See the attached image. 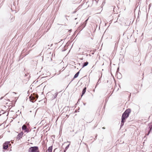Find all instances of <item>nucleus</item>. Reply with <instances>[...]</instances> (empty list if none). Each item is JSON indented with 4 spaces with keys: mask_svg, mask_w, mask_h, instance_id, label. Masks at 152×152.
I'll use <instances>...</instances> for the list:
<instances>
[{
    "mask_svg": "<svg viewBox=\"0 0 152 152\" xmlns=\"http://www.w3.org/2000/svg\"><path fill=\"white\" fill-rule=\"evenodd\" d=\"M131 111L129 109H127L123 114L121 118V126L124 125V123L126 121V119L129 116Z\"/></svg>",
    "mask_w": 152,
    "mask_h": 152,
    "instance_id": "f257e3e1",
    "label": "nucleus"
},
{
    "mask_svg": "<svg viewBox=\"0 0 152 152\" xmlns=\"http://www.w3.org/2000/svg\"><path fill=\"white\" fill-rule=\"evenodd\" d=\"M28 152H40V151L38 147L34 146L30 148Z\"/></svg>",
    "mask_w": 152,
    "mask_h": 152,
    "instance_id": "f03ea898",
    "label": "nucleus"
},
{
    "mask_svg": "<svg viewBox=\"0 0 152 152\" xmlns=\"http://www.w3.org/2000/svg\"><path fill=\"white\" fill-rule=\"evenodd\" d=\"M38 96L36 94H31L29 98L31 101L33 102H35L36 99L38 98Z\"/></svg>",
    "mask_w": 152,
    "mask_h": 152,
    "instance_id": "7ed1b4c3",
    "label": "nucleus"
},
{
    "mask_svg": "<svg viewBox=\"0 0 152 152\" xmlns=\"http://www.w3.org/2000/svg\"><path fill=\"white\" fill-rule=\"evenodd\" d=\"M11 145V144L10 142H5L3 144V148L4 149H7L9 146Z\"/></svg>",
    "mask_w": 152,
    "mask_h": 152,
    "instance_id": "20e7f679",
    "label": "nucleus"
},
{
    "mask_svg": "<svg viewBox=\"0 0 152 152\" xmlns=\"http://www.w3.org/2000/svg\"><path fill=\"white\" fill-rule=\"evenodd\" d=\"M22 129L25 132L28 133L29 132L28 129L26 125H23L22 126Z\"/></svg>",
    "mask_w": 152,
    "mask_h": 152,
    "instance_id": "39448f33",
    "label": "nucleus"
},
{
    "mask_svg": "<svg viewBox=\"0 0 152 152\" xmlns=\"http://www.w3.org/2000/svg\"><path fill=\"white\" fill-rule=\"evenodd\" d=\"M24 134L23 132H22L20 133L19 134L17 137V139L18 140H20L22 138Z\"/></svg>",
    "mask_w": 152,
    "mask_h": 152,
    "instance_id": "423d86ee",
    "label": "nucleus"
},
{
    "mask_svg": "<svg viewBox=\"0 0 152 152\" xmlns=\"http://www.w3.org/2000/svg\"><path fill=\"white\" fill-rule=\"evenodd\" d=\"M52 146L49 147L47 151V152H52Z\"/></svg>",
    "mask_w": 152,
    "mask_h": 152,
    "instance_id": "0eeeda50",
    "label": "nucleus"
},
{
    "mask_svg": "<svg viewBox=\"0 0 152 152\" xmlns=\"http://www.w3.org/2000/svg\"><path fill=\"white\" fill-rule=\"evenodd\" d=\"M152 124L151 125L150 124L149 126V127L148 128V129H149V131H148V133L147 134V135H148V134H149L150 132L151 131V129H152Z\"/></svg>",
    "mask_w": 152,
    "mask_h": 152,
    "instance_id": "6e6552de",
    "label": "nucleus"
},
{
    "mask_svg": "<svg viewBox=\"0 0 152 152\" xmlns=\"http://www.w3.org/2000/svg\"><path fill=\"white\" fill-rule=\"evenodd\" d=\"M86 87H85V88H84V89L83 90L82 96L83 95H84L85 94V92H86Z\"/></svg>",
    "mask_w": 152,
    "mask_h": 152,
    "instance_id": "1a4fd4ad",
    "label": "nucleus"
},
{
    "mask_svg": "<svg viewBox=\"0 0 152 152\" xmlns=\"http://www.w3.org/2000/svg\"><path fill=\"white\" fill-rule=\"evenodd\" d=\"M79 71L77 73H76L75 75L74 76V77L73 79H75V78L77 77L79 75Z\"/></svg>",
    "mask_w": 152,
    "mask_h": 152,
    "instance_id": "9d476101",
    "label": "nucleus"
},
{
    "mask_svg": "<svg viewBox=\"0 0 152 152\" xmlns=\"http://www.w3.org/2000/svg\"><path fill=\"white\" fill-rule=\"evenodd\" d=\"M88 62H85L83 65V67H84L86 66L87 65H88Z\"/></svg>",
    "mask_w": 152,
    "mask_h": 152,
    "instance_id": "9b49d317",
    "label": "nucleus"
},
{
    "mask_svg": "<svg viewBox=\"0 0 152 152\" xmlns=\"http://www.w3.org/2000/svg\"><path fill=\"white\" fill-rule=\"evenodd\" d=\"M69 145H70L69 144L68 145H67L66 147V148H65V150L64 151V152H65L66 151V150L68 149V148H69Z\"/></svg>",
    "mask_w": 152,
    "mask_h": 152,
    "instance_id": "f8f14e48",
    "label": "nucleus"
},
{
    "mask_svg": "<svg viewBox=\"0 0 152 152\" xmlns=\"http://www.w3.org/2000/svg\"><path fill=\"white\" fill-rule=\"evenodd\" d=\"M88 18L86 20V21L85 22V24L84 25H83V24L82 25V26H84V27L86 26V24L87 23V20H88Z\"/></svg>",
    "mask_w": 152,
    "mask_h": 152,
    "instance_id": "ddd939ff",
    "label": "nucleus"
},
{
    "mask_svg": "<svg viewBox=\"0 0 152 152\" xmlns=\"http://www.w3.org/2000/svg\"><path fill=\"white\" fill-rule=\"evenodd\" d=\"M88 18L86 20V21L85 22V24L84 25H83V24L82 25V26H84V27L86 26V24L87 23V20H88Z\"/></svg>",
    "mask_w": 152,
    "mask_h": 152,
    "instance_id": "4468645a",
    "label": "nucleus"
},
{
    "mask_svg": "<svg viewBox=\"0 0 152 152\" xmlns=\"http://www.w3.org/2000/svg\"><path fill=\"white\" fill-rule=\"evenodd\" d=\"M2 98H3V97H1V99Z\"/></svg>",
    "mask_w": 152,
    "mask_h": 152,
    "instance_id": "2eb2a0df",
    "label": "nucleus"
},
{
    "mask_svg": "<svg viewBox=\"0 0 152 152\" xmlns=\"http://www.w3.org/2000/svg\"><path fill=\"white\" fill-rule=\"evenodd\" d=\"M0 138H1V136H0Z\"/></svg>",
    "mask_w": 152,
    "mask_h": 152,
    "instance_id": "dca6fc26",
    "label": "nucleus"
}]
</instances>
